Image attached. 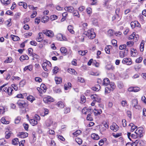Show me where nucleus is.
<instances>
[{
    "label": "nucleus",
    "instance_id": "obj_63",
    "mask_svg": "<svg viewBox=\"0 0 146 146\" xmlns=\"http://www.w3.org/2000/svg\"><path fill=\"white\" fill-rule=\"evenodd\" d=\"M21 13H17L15 15L14 17L16 19H17L19 17Z\"/></svg>",
    "mask_w": 146,
    "mask_h": 146
},
{
    "label": "nucleus",
    "instance_id": "obj_9",
    "mask_svg": "<svg viewBox=\"0 0 146 146\" xmlns=\"http://www.w3.org/2000/svg\"><path fill=\"white\" fill-rule=\"evenodd\" d=\"M17 136L19 137L24 138L28 136V133H27L19 132Z\"/></svg>",
    "mask_w": 146,
    "mask_h": 146
},
{
    "label": "nucleus",
    "instance_id": "obj_30",
    "mask_svg": "<svg viewBox=\"0 0 146 146\" xmlns=\"http://www.w3.org/2000/svg\"><path fill=\"white\" fill-rule=\"evenodd\" d=\"M2 3L4 5H8L11 2V0H1Z\"/></svg>",
    "mask_w": 146,
    "mask_h": 146
},
{
    "label": "nucleus",
    "instance_id": "obj_32",
    "mask_svg": "<svg viewBox=\"0 0 146 146\" xmlns=\"http://www.w3.org/2000/svg\"><path fill=\"white\" fill-rule=\"evenodd\" d=\"M106 68L108 70H113L114 69V67L113 66L110 65H108L106 66Z\"/></svg>",
    "mask_w": 146,
    "mask_h": 146
},
{
    "label": "nucleus",
    "instance_id": "obj_42",
    "mask_svg": "<svg viewBox=\"0 0 146 146\" xmlns=\"http://www.w3.org/2000/svg\"><path fill=\"white\" fill-rule=\"evenodd\" d=\"M29 58V57L28 56L26 55H22L21 56L20 58V60H21V59H22L23 60H28Z\"/></svg>",
    "mask_w": 146,
    "mask_h": 146
},
{
    "label": "nucleus",
    "instance_id": "obj_14",
    "mask_svg": "<svg viewBox=\"0 0 146 146\" xmlns=\"http://www.w3.org/2000/svg\"><path fill=\"white\" fill-rule=\"evenodd\" d=\"M64 9L67 10L68 12L71 13L74 11V8L71 6L66 7L64 8Z\"/></svg>",
    "mask_w": 146,
    "mask_h": 146
},
{
    "label": "nucleus",
    "instance_id": "obj_6",
    "mask_svg": "<svg viewBox=\"0 0 146 146\" xmlns=\"http://www.w3.org/2000/svg\"><path fill=\"white\" fill-rule=\"evenodd\" d=\"M131 25L132 28H134L135 27H139L140 26V24L137 21H134L133 22H131Z\"/></svg>",
    "mask_w": 146,
    "mask_h": 146
},
{
    "label": "nucleus",
    "instance_id": "obj_60",
    "mask_svg": "<svg viewBox=\"0 0 146 146\" xmlns=\"http://www.w3.org/2000/svg\"><path fill=\"white\" fill-rule=\"evenodd\" d=\"M35 80L36 81L38 82H42V79L40 78L37 77L35 78Z\"/></svg>",
    "mask_w": 146,
    "mask_h": 146
},
{
    "label": "nucleus",
    "instance_id": "obj_10",
    "mask_svg": "<svg viewBox=\"0 0 146 146\" xmlns=\"http://www.w3.org/2000/svg\"><path fill=\"white\" fill-rule=\"evenodd\" d=\"M42 66L44 70L46 72L48 71L49 69L51 67L50 66H48V65L46 64V62H44L42 64Z\"/></svg>",
    "mask_w": 146,
    "mask_h": 146
},
{
    "label": "nucleus",
    "instance_id": "obj_48",
    "mask_svg": "<svg viewBox=\"0 0 146 146\" xmlns=\"http://www.w3.org/2000/svg\"><path fill=\"white\" fill-rule=\"evenodd\" d=\"M81 101L83 103H85L86 102V97L83 95H81Z\"/></svg>",
    "mask_w": 146,
    "mask_h": 146
},
{
    "label": "nucleus",
    "instance_id": "obj_23",
    "mask_svg": "<svg viewBox=\"0 0 146 146\" xmlns=\"http://www.w3.org/2000/svg\"><path fill=\"white\" fill-rule=\"evenodd\" d=\"M55 80L56 83L57 84H59L61 83L62 81V79L60 78L56 77L55 78Z\"/></svg>",
    "mask_w": 146,
    "mask_h": 146
},
{
    "label": "nucleus",
    "instance_id": "obj_61",
    "mask_svg": "<svg viewBox=\"0 0 146 146\" xmlns=\"http://www.w3.org/2000/svg\"><path fill=\"white\" fill-rule=\"evenodd\" d=\"M110 88L109 87H106L105 88V93H108L110 92L111 90H110Z\"/></svg>",
    "mask_w": 146,
    "mask_h": 146
},
{
    "label": "nucleus",
    "instance_id": "obj_38",
    "mask_svg": "<svg viewBox=\"0 0 146 146\" xmlns=\"http://www.w3.org/2000/svg\"><path fill=\"white\" fill-rule=\"evenodd\" d=\"M90 113H89L88 114L86 119L87 120L89 121L93 120V118L91 116V113H92L91 111H90Z\"/></svg>",
    "mask_w": 146,
    "mask_h": 146
},
{
    "label": "nucleus",
    "instance_id": "obj_4",
    "mask_svg": "<svg viewBox=\"0 0 146 146\" xmlns=\"http://www.w3.org/2000/svg\"><path fill=\"white\" fill-rule=\"evenodd\" d=\"M43 33L46 36L50 37H53L54 35V33L51 30H44L43 31Z\"/></svg>",
    "mask_w": 146,
    "mask_h": 146
},
{
    "label": "nucleus",
    "instance_id": "obj_50",
    "mask_svg": "<svg viewBox=\"0 0 146 146\" xmlns=\"http://www.w3.org/2000/svg\"><path fill=\"white\" fill-rule=\"evenodd\" d=\"M81 133V131L80 130H77L76 132L73 133L74 135H75L76 136H77L78 135L80 134Z\"/></svg>",
    "mask_w": 146,
    "mask_h": 146
},
{
    "label": "nucleus",
    "instance_id": "obj_3",
    "mask_svg": "<svg viewBox=\"0 0 146 146\" xmlns=\"http://www.w3.org/2000/svg\"><path fill=\"white\" fill-rule=\"evenodd\" d=\"M86 35L88 38L91 39L94 38L96 36L95 33L94 32L93 29H92L88 30Z\"/></svg>",
    "mask_w": 146,
    "mask_h": 146
},
{
    "label": "nucleus",
    "instance_id": "obj_29",
    "mask_svg": "<svg viewBox=\"0 0 146 146\" xmlns=\"http://www.w3.org/2000/svg\"><path fill=\"white\" fill-rule=\"evenodd\" d=\"M19 143L18 139L17 138H15L12 140V144L16 145L18 144Z\"/></svg>",
    "mask_w": 146,
    "mask_h": 146
},
{
    "label": "nucleus",
    "instance_id": "obj_8",
    "mask_svg": "<svg viewBox=\"0 0 146 146\" xmlns=\"http://www.w3.org/2000/svg\"><path fill=\"white\" fill-rule=\"evenodd\" d=\"M43 101L49 104L51 102H53L54 99L48 96L46 98H44L43 99Z\"/></svg>",
    "mask_w": 146,
    "mask_h": 146
},
{
    "label": "nucleus",
    "instance_id": "obj_46",
    "mask_svg": "<svg viewBox=\"0 0 146 146\" xmlns=\"http://www.w3.org/2000/svg\"><path fill=\"white\" fill-rule=\"evenodd\" d=\"M76 141L78 143L79 145H81L82 143V140L79 138H77L76 139Z\"/></svg>",
    "mask_w": 146,
    "mask_h": 146
},
{
    "label": "nucleus",
    "instance_id": "obj_20",
    "mask_svg": "<svg viewBox=\"0 0 146 146\" xmlns=\"http://www.w3.org/2000/svg\"><path fill=\"white\" fill-rule=\"evenodd\" d=\"M13 91V90L11 87H9L7 89V90L6 92L9 95H11L12 94Z\"/></svg>",
    "mask_w": 146,
    "mask_h": 146
},
{
    "label": "nucleus",
    "instance_id": "obj_40",
    "mask_svg": "<svg viewBox=\"0 0 146 146\" xmlns=\"http://www.w3.org/2000/svg\"><path fill=\"white\" fill-rule=\"evenodd\" d=\"M13 60L12 59L11 57H9L4 61L5 63H10L12 62Z\"/></svg>",
    "mask_w": 146,
    "mask_h": 146
},
{
    "label": "nucleus",
    "instance_id": "obj_35",
    "mask_svg": "<svg viewBox=\"0 0 146 146\" xmlns=\"http://www.w3.org/2000/svg\"><path fill=\"white\" fill-rule=\"evenodd\" d=\"M144 45V43L143 41L142 40L141 41V42L140 47V50L141 52H142L143 50Z\"/></svg>",
    "mask_w": 146,
    "mask_h": 146
},
{
    "label": "nucleus",
    "instance_id": "obj_25",
    "mask_svg": "<svg viewBox=\"0 0 146 146\" xmlns=\"http://www.w3.org/2000/svg\"><path fill=\"white\" fill-rule=\"evenodd\" d=\"M56 105L61 108H63L64 106V103L62 101H59L56 104Z\"/></svg>",
    "mask_w": 146,
    "mask_h": 146
},
{
    "label": "nucleus",
    "instance_id": "obj_47",
    "mask_svg": "<svg viewBox=\"0 0 146 146\" xmlns=\"http://www.w3.org/2000/svg\"><path fill=\"white\" fill-rule=\"evenodd\" d=\"M126 44L127 46L129 47H131L133 46V42L132 41H129L127 42Z\"/></svg>",
    "mask_w": 146,
    "mask_h": 146
},
{
    "label": "nucleus",
    "instance_id": "obj_28",
    "mask_svg": "<svg viewBox=\"0 0 146 146\" xmlns=\"http://www.w3.org/2000/svg\"><path fill=\"white\" fill-rule=\"evenodd\" d=\"M60 51L62 53L66 54L67 52V50L66 48L64 47H62L60 49Z\"/></svg>",
    "mask_w": 146,
    "mask_h": 146
},
{
    "label": "nucleus",
    "instance_id": "obj_36",
    "mask_svg": "<svg viewBox=\"0 0 146 146\" xmlns=\"http://www.w3.org/2000/svg\"><path fill=\"white\" fill-rule=\"evenodd\" d=\"M57 37L60 40H64L62 35L61 34H58L57 35Z\"/></svg>",
    "mask_w": 146,
    "mask_h": 146
},
{
    "label": "nucleus",
    "instance_id": "obj_31",
    "mask_svg": "<svg viewBox=\"0 0 146 146\" xmlns=\"http://www.w3.org/2000/svg\"><path fill=\"white\" fill-rule=\"evenodd\" d=\"M129 126H131V131H133L135 128H137V126H135L133 124L131 123L129 124Z\"/></svg>",
    "mask_w": 146,
    "mask_h": 146
},
{
    "label": "nucleus",
    "instance_id": "obj_17",
    "mask_svg": "<svg viewBox=\"0 0 146 146\" xmlns=\"http://www.w3.org/2000/svg\"><path fill=\"white\" fill-rule=\"evenodd\" d=\"M73 26L70 25H69L67 28L68 30L72 34H74V31L73 30Z\"/></svg>",
    "mask_w": 146,
    "mask_h": 146
},
{
    "label": "nucleus",
    "instance_id": "obj_62",
    "mask_svg": "<svg viewBox=\"0 0 146 146\" xmlns=\"http://www.w3.org/2000/svg\"><path fill=\"white\" fill-rule=\"evenodd\" d=\"M86 11L88 14H90L92 13V9L90 7L86 9Z\"/></svg>",
    "mask_w": 146,
    "mask_h": 146
},
{
    "label": "nucleus",
    "instance_id": "obj_49",
    "mask_svg": "<svg viewBox=\"0 0 146 146\" xmlns=\"http://www.w3.org/2000/svg\"><path fill=\"white\" fill-rule=\"evenodd\" d=\"M125 54L123 51H121L119 53V55L120 57L123 58L124 57Z\"/></svg>",
    "mask_w": 146,
    "mask_h": 146
},
{
    "label": "nucleus",
    "instance_id": "obj_26",
    "mask_svg": "<svg viewBox=\"0 0 146 146\" xmlns=\"http://www.w3.org/2000/svg\"><path fill=\"white\" fill-rule=\"evenodd\" d=\"M49 17L47 16H44L42 18L41 21L43 23H44L47 21L49 19Z\"/></svg>",
    "mask_w": 146,
    "mask_h": 146
},
{
    "label": "nucleus",
    "instance_id": "obj_41",
    "mask_svg": "<svg viewBox=\"0 0 146 146\" xmlns=\"http://www.w3.org/2000/svg\"><path fill=\"white\" fill-rule=\"evenodd\" d=\"M73 15L74 16H76L78 18L80 17V15L79 14V13L77 11H73Z\"/></svg>",
    "mask_w": 146,
    "mask_h": 146
},
{
    "label": "nucleus",
    "instance_id": "obj_59",
    "mask_svg": "<svg viewBox=\"0 0 146 146\" xmlns=\"http://www.w3.org/2000/svg\"><path fill=\"white\" fill-rule=\"evenodd\" d=\"M140 90V88L139 87H133V92H137L139 91Z\"/></svg>",
    "mask_w": 146,
    "mask_h": 146
},
{
    "label": "nucleus",
    "instance_id": "obj_13",
    "mask_svg": "<svg viewBox=\"0 0 146 146\" xmlns=\"http://www.w3.org/2000/svg\"><path fill=\"white\" fill-rule=\"evenodd\" d=\"M53 122V121L50 119H48L45 121L46 125L47 127H49L51 126Z\"/></svg>",
    "mask_w": 146,
    "mask_h": 146
},
{
    "label": "nucleus",
    "instance_id": "obj_11",
    "mask_svg": "<svg viewBox=\"0 0 146 146\" xmlns=\"http://www.w3.org/2000/svg\"><path fill=\"white\" fill-rule=\"evenodd\" d=\"M43 35L42 33H39L38 34L37 38H36V40L39 42L42 41L43 39Z\"/></svg>",
    "mask_w": 146,
    "mask_h": 146
},
{
    "label": "nucleus",
    "instance_id": "obj_58",
    "mask_svg": "<svg viewBox=\"0 0 146 146\" xmlns=\"http://www.w3.org/2000/svg\"><path fill=\"white\" fill-rule=\"evenodd\" d=\"M33 96H28L27 97V100L31 102H32L33 101Z\"/></svg>",
    "mask_w": 146,
    "mask_h": 146
},
{
    "label": "nucleus",
    "instance_id": "obj_56",
    "mask_svg": "<svg viewBox=\"0 0 146 146\" xmlns=\"http://www.w3.org/2000/svg\"><path fill=\"white\" fill-rule=\"evenodd\" d=\"M111 42L113 45L114 46H117V41L115 39L112 40L111 41Z\"/></svg>",
    "mask_w": 146,
    "mask_h": 146
},
{
    "label": "nucleus",
    "instance_id": "obj_2",
    "mask_svg": "<svg viewBox=\"0 0 146 146\" xmlns=\"http://www.w3.org/2000/svg\"><path fill=\"white\" fill-rule=\"evenodd\" d=\"M17 104L20 108H25L28 106V104L23 100H19Z\"/></svg>",
    "mask_w": 146,
    "mask_h": 146
},
{
    "label": "nucleus",
    "instance_id": "obj_57",
    "mask_svg": "<svg viewBox=\"0 0 146 146\" xmlns=\"http://www.w3.org/2000/svg\"><path fill=\"white\" fill-rule=\"evenodd\" d=\"M20 118L19 117H17L15 120V122L16 124L18 123L20 121Z\"/></svg>",
    "mask_w": 146,
    "mask_h": 146
},
{
    "label": "nucleus",
    "instance_id": "obj_37",
    "mask_svg": "<svg viewBox=\"0 0 146 146\" xmlns=\"http://www.w3.org/2000/svg\"><path fill=\"white\" fill-rule=\"evenodd\" d=\"M12 134V133L10 131H6L5 132V137L6 139H9L11 135Z\"/></svg>",
    "mask_w": 146,
    "mask_h": 146
},
{
    "label": "nucleus",
    "instance_id": "obj_39",
    "mask_svg": "<svg viewBox=\"0 0 146 146\" xmlns=\"http://www.w3.org/2000/svg\"><path fill=\"white\" fill-rule=\"evenodd\" d=\"M1 122L4 124H8L9 123V121H6L5 118L3 117L1 119Z\"/></svg>",
    "mask_w": 146,
    "mask_h": 146
},
{
    "label": "nucleus",
    "instance_id": "obj_55",
    "mask_svg": "<svg viewBox=\"0 0 146 146\" xmlns=\"http://www.w3.org/2000/svg\"><path fill=\"white\" fill-rule=\"evenodd\" d=\"M139 141L136 140L134 142L132 143L131 144L132 146H137L138 143Z\"/></svg>",
    "mask_w": 146,
    "mask_h": 146
},
{
    "label": "nucleus",
    "instance_id": "obj_52",
    "mask_svg": "<svg viewBox=\"0 0 146 146\" xmlns=\"http://www.w3.org/2000/svg\"><path fill=\"white\" fill-rule=\"evenodd\" d=\"M126 47V44H123L119 46V49L120 50H124L125 48Z\"/></svg>",
    "mask_w": 146,
    "mask_h": 146
},
{
    "label": "nucleus",
    "instance_id": "obj_5",
    "mask_svg": "<svg viewBox=\"0 0 146 146\" xmlns=\"http://www.w3.org/2000/svg\"><path fill=\"white\" fill-rule=\"evenodd\" d=\"M122 62L123 64H126L127 65H130L132 64L131 59L128 58H123L122 61Z\"/></svg>",
    "mask_w": 146,
    "mask_h": 146
},
{
    "label": "nucleus",
    "instance_id": "obj_18",
    "mask_svg": "<svg viewBox=\"0 0 146 146\" xmlns=\"http://www.w3.org/2000/svg\"><path fill=\"white\" fill-rule=\"evenodd\" d=\"M29 122L33 126H35L38 123L37 121L35 119H30Z\"/></svg>",
    "mask_w": 146,
    "mask_h": 146
},
{
    "label": "nucleus",
    "instance_id": "obj_22",
    "mask_svg": "<svg viewBox=\"0 0 146 146\" xmlns=\"http://www.w3.org/2000/svg\"><path fill=\"white\" fill-rule=\"evenodd\" d=\"M91 111L92 112H93V110L92 109H90L89 108H88L87 109H83L82 110V113L85 114H86L88 113V111Z\"/></svg>",
    "mask_w": 146,
    "mask_h": 146
},
{
    "label": "nucleus",
    "instance_id": "obj_45",
    "mask_svg": "<svg viewBox=\"0 0 146 146\" xmlns=\"http://www.w3.org/2000/svg\"><path fill=\"white\" fill-rule=\"evenodd\" d=\"M5 108L3 106H0V114H3L5 112Z\"/></svg>",
    "mask_w": 146,
    "mask_h": 146
},
{
    "label": "nucleus",
    "instance_id": "obj_12",
    "mask_svg": "<svg viewBox=\"0 0 146 146\" xmlns=\"http://www.w3.org/2000/svg\"><path fill=\"white\" fill-rule=\"evenodd\" d=\"M137 104V100L134 99L132 101V105L136 109H138L139 106Z\"/></svg>",
    "mask_w": 146,
    "mask_h": 146
},
{
    "label": "nucleus",
    "instance_id": "obj_27",
    "mask_svg": "<svg viewBox=\"0 0 146 146\" xmlns=\"http://www.w3.org/2000/svg\"><path fill=\"white\" fill-rule=\"evenodd\" d=\"M11 36L12 39L14 41H17L20 39L16 35H12Z\"/></svg>",
    "mask_w": 146,
    "mask_h": 146
},
{
    "label": "nucleus",
    "instance_id": "obj_44",
    "mask_svg": "<svg viewBox=\"0 0 146 146\" xmlns=\"http://www.w3.org/2000/svg\"><path fill=\"white\" fill-rule=\"evenodd\" d=\"M108 35L110 36H112L113 35V30L111 29L109 30L108 32Z\"/></svg>",
    "mask_w": 146,
    "mask_h": 146
},
{
    "label": "nucleus",
    "instance_id": "obj_43",
    "mask_svg": "<svg viewBox=\"0 0 146 146\" xmlns=\"http://www.w3.org/2000/svg\"><path fill=\"white\" fill-rule=\"evenodd\" d=\"M40 88L42 89V92H45L46 91V87L44 84H42L40 86Z\"/></svg>",
    "mask_w": 146,
    "mask_h": 146
},
{
    "label": "nucleus",
    "instance_id": "obj_16",
    "mask_svg": "<svg viewBox=\"0 0 146 146\" xmlns=\"http://www.w3.org/2000/svg\"><path fill=\"white\" fill-rule=\"evenodd\" d=\"M110 83L109 80L108 78H105L103 80V84L104 85L107 86Z\"/></svg>",
    "mask_w": 146,
    "mask_h": 146
},
{
    "label": "nucleus",
    "instance_id": "obj_19",
    "mask_svg": "<svg viewBox=\"0 0 146 146\" xmlns=\"http://www.w3.org/2000/svg\"><path fill=\"white\" fill-rule=\"evenodd\" d=\"M93 112L95 115H96L98 114H100L102 113V111L101 109L96 110L94 109Z\"/></svg>",
    "mask_w": 146,
    "mask_h": 146
},
{
    "label": "nucleus",
    "instance_id": "obj_54",
    "mask_svg": "<svg viewBox=\"0 0 146 146\" xmlns=\"http://www.w3.org/2000/svg\"><path fill=\"white\" fill-rule=\"evenodd\" d=\"M70 109L68 108H66L64 110V113H67L70 112Z\"/></svg>",
    "mask_w": 146,
    "mask_h": 146
},
{
    "label": "nucleus",
    "instance_id": "obj_51",
    "mask_svg": "<svg viewBox=\"0 0 146 146\" xmlns=\"http://www.w3.org/2000/svg\"><path fill=\"white\" fill-rule=\"evenodd\" d=\"M53 70L54 73H56L59 71V69L58 67L55 66Z\"/></svg>",
    "mask_w": 146,
    "mask_h": 146
},
{
    "label": "nucleus",
    "instance_id": "obj_33",
    "mask_svg": "<svg viewBox=\"0 0 146 146\" xmlns=\"http://www.w3.org/2000/svg\"><path fill=\"white\" fill-rule=\"evenodd\" d=\"M110 86V90H111V91H113L114 89L115 88V86L114 83L111 82L109 84Z\"/></svg>",
    "mask_w": 146,
    "mask_h": 146
},
{
    "label": "nucleus",
    "instance_id": "obj_1",
    "mask_svg": "<svg viewBox=\"0 0 146 146\" xmlns=\"http://www.w3.org/2000/svg\"><path fill=\"white\" fill-rule=\"evenodd\" d=\"M143 128L142 127H139L135 131V133L137 134V137L141 138L143 136Z\"/></svg>",
    "mask_w": 146,
    "mask_h": 146
},
{
    "label": "nucleus",
    "instance_id": "obj_24",
    "mask_svg": "<svg viewBox=\"0 0 146 146\" xmlns=\"http://www.w3.org/2000/svg\"><path fill=\"white\" fill-rule=\"evenodd\" d=\"M111 47V46L110 45H107L106 46L105 50L107 54H110V48Z\"/></svg>",
    "mask_w": 146,
    "mask_h": 146
},
{
    "label": "nucleus",
    "instance_id": "obj_21",
    "mask_svg": "<svg viewBox=\"0 0 146 146\" xmlns=\"http://www.w3.org/2000/svg\"><path fill=\"white\" fill-rule=\"evenodd\" d=\"M91 137L93 139L96 140L98 139L99 138L98 135L95 133L92 134L91 135Z\"/></svg>",
    "mask_w": 146,
    "mask_h": 146
},
{
    "label": "nucleus",
    "instance_id": "obj_53",
    "mask_svg": "<svg viewBox=\"0 0 146 146\" xmlns=\"http://www.w3.org/2000/svg\"><path fill=\"white\" fill-rule=\"evenodd\" d=\"M143 60L142 57H140L137 59L135 60V62L137 63H139L141 62Z\"/></svg>",
    "mask_w": 146,
    "mask_h": 146
},
{
    "label": "nucleus",
    "instance_id": "obj_64",
    "mask_svg": "<svg viewBox=\"0 0 146 146\" xmlns=\"http://www.w3.org/2000/svg\"><path fill=\"white\" fill-rule=\"evenodd\" d=\"M78 80L79 82L82 83H83L84 82V79L81 77H78Z\"/></svg>",
    "mask_w": 146,
    "mask_h": 146
},
{
    "label": "nucleus",
    "instance_id": "obj_15",
    "mask_svg": "<svg viewBox=\"0 0 146 146\" xmlns=\"http://www.w3.org/2000/svg\"><path fill=\"white\" fill-rule=\"evenodd\" d=\"M68 72L72 74L76 75L77 74V73L74 69L71 68H69L68 69Z\"/></svg>",
    "mask_w": 146,
    "mask_h": 146
},
{
    "label": "nucleus",
    "instance_id": "obj_7",
    "mask_svg": "<svg viewBox=\"0 0 146 146\" xmlns=\"http://www.w3.org/2000/svg\"><path fill=\"white\" fill-rule=\"evenodd\" d=\"M119 127L115 123H113L110 126V129L114 131H116L119 129Z\"/></svg>",
    "mask_w": 146,
    "mask_h": 146
},
{
    "label": "nucleus",
    "instance_id": "obj_34",
    "mask_svg": "<svg viewBox=\"0 0 146 146\" xmlns=\"http://www.w3.org/2000/svg\"><path fill=\"white\" fill-rule=\"evenodd\" d=\"M88 52L87 50H85L84 51H78V52L80 55L82 56H84L85 55L86 53Z\"/></svg>",
    "mask_w": 146,
    "mask_h": 146
}]
</instances>
